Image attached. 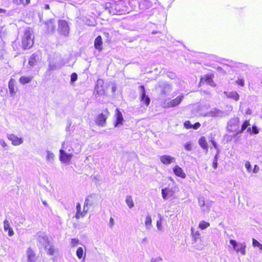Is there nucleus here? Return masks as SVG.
Instances as JSON below:
<instances>
[{"instance_id": "f257e3e1", "label": "nucleus", "mask_w": 262, "mask_h": 262, "mask_svg": "<svg viewBox=\"0 0 262 262\" xmlns=\"http://www.w3.org/2000/svg\"><path fill=\"white\" fill-rule=\"evenodd\" d=\"M32 31L30 29H27L25 31L22 38V46L24 49L31 48L34 44Z\"/></svg>"}, {"instance_id": "f03ea898", "label": "nucleus", "mask_w": 262, "mask_h": 262, "mask_svg": "<svg viewBox=\"0 0 262 262\" xmlns=\"http://www.w3.org/2000/svg\"><path fill=\"white\" fill-rule=\"evenodd\" d=\"M67 149L66 147V142H64L62 144L61 148L59 150V160L62 163H68L73 157L72 154H68L66 152L65 150Z\"/></svg>"}, {"instance_id": "7ed1b4c3", "label": "nucleus", "mask_w": 262, "mask_h": 262, "mask_svg": "<svg viewBox=\"0 0 262 262\" xmlns=\"http://www.w3.org/2000/svg\"><path fill=\"white\" fill-rule=\"evenodd\" d=\"M58 32L64 36H67L69 34L70 28L67 21L65 20H59L58 23Z\"/></svg>"}, {"instance_id": "20e7f679", "label": "nucleus", "mask_w": 262, "mask_h": 262, "mask_svg": "<svg viewBox=\"0 0 262 262\" xmlns=\"http://www.w3.org/2000/svg\"><path fill=\"white\" fill-rule=\"evenodd\" d=\"M229 243L232 245L233 249L237 253L240 252L243 255L246 254V245L245 243L238 244L233 239H230Z\"/></svg>"}, {"instance_id": "39448f33", "label": "nucleus", "mask_w": 262, "mask_h": 262, "mask_svg": "<svg viewBox=\"0 0 262 262\" xmlns=\"http://www.w3.org/2000/svg\"><path fill=\"white\" fill-rule=\"evenodd\" d=\"M157 0H140L138 2L140 9L145 10L152 7L153 3L156 4Z\"/></svg>"}, {"instance_id": "423d86ee", "label": "nucleus", "mask_w": 262, "mask_h": 262, "mask_svg": "<svg viewBox=\"0 0 262 262\" xmlns=\"http://www.w3.org/2000/svg\"><path fill=\"white\" fill-rule=\"evenodd\" d=\"M239 124L238 118H231L228 123L227 129L230 132H234L236 130Z\"/></svg>"}, {"instance_id": "0eeeda50", "label": "nucleus", "mask_w": 262, "mask_h": 262, "mask_svg": "<svg viewBox=\"0 0 262 262\" xmlns=\"http://www.w3.org/2000/svg\"><path fill=\"white\" fill-rule=\"evenodd\" d=\"M123 3L122 1L113 2V10H111L112 15L121 14L124 11L122 8Z\"/></svg>"}, {"instance_id": "6e6552de", "label": "nucleus", "mask_w": 262, "mask_h": 262, "mask_svg": "<svg viewBox=\"0 0 262 262\" xmlns=\"http://www.w3.org/2000/svg\"><path fill=\"white\" fill-rule=\"evenodd\" d=\"M139 89L141 95V101L144 103L146 106H148L149 104L150 99L149 97L146 95L144 86L141 85L139 86Z\"/></svg>"}, {"instance_id": "1a4fd4ad", "label": "nucleus", "mask_w": 262, "mask_h": 262, "mask_svg": "<svg viewBox=\"0 0 262 262\" xmlns=\"http://www.w3.org/2000/svg\"><path fill=\"white\" fill-rule=\"evenodd\" d=\"M8 139L12 142V144L14 146H18L23 143V139L19 138L14 134H8Z\"/></svg>"}, {"instance_id": "9d476101", "label": "nucleus", "mask_w": 262, "mask_h": 262, "mask_svg": "<svg viewBox=\"0 0 262 262\" xmlns=\"http://www.w3.org/2000/svg\"><path fill=\"white\" fill-rule=\"evenodd\" d=\"M37 241L39 245L43 248L50 242L48 237L43 233H40L38 235Z\"/></svg>"}, {"instance_id": "9b49d317", "label": "nucleus", "mask_w": 262, "mask_h": 262, "mask_svg": "<svg viewBox=\"0 0 262 262\" xmlns=\"http://www.w3.org/2000/svg\"><path fill=\"white\" fill-rule=\"evenodd\" d=\"M45 25L48 33L53 32L56 28L55 20L54 19H51L46 21Z\"/></svg>"}, {"instance_id": "f8f14e48", "label": "nucleus", "mask_w": 262, "mask_h": 262, "mask_svg": "<svg viewBox=\"0 0 262 262\" xmlns=\"http://www.w3.org/2000/svg\"><path fill=\"white\" fill-rule=\"evenodd\" d=\"M16 81L13 79H11L8 83V88L9 90V93L12 97H14L16 94Z\"/></svg>"}, {"instance_id": "ddd939ff", "label": "nucleus", "mask_w": 262, "mask_h": 262, "mask_svg": "<svg viewBox=\"0 0 262 262\" xmlns=\"http://www.w3.org/2000/svg\"><path fill=\"white\" fill-rule=\"evenodd\" d=\"M184 96L180 95L178 96L176 99H173L167 103L168 107H174L178 105L182 101Z\"/></svg>"}, {"instance_id": "4468645a", "label": "nucleus", "mask_w": 262, "mask_h": 262, "mask_svg": "<svg viewBox=\"0 0 262 262\" xmlns=\"http://www.w3.org/2000/svg\"><path fill=\"white\" fill-rule=\"evenodd\" d=\"M44 249L47 253L49 255H53L57 251V249H55L54 246L51 242H49L44 247Z\"/></svg>"}, {"instance_id": "2eb2a0df", "label": "nucleus", "mask_w": 262, "mask_h": 262, "mask_svg": "<svg viewBox=\"0 0 262 262\" xmlns=\"http://www.w3.org/2000/svg\"><path fill=\"white\" fill-rule=\"evenodd\" d=\"M160 161L164 164L167 165L173 162L175 159L169 155H164L160 157Z\"/></svg>"}, {"instance_id": "dca6fc26", "label": "nucleus", "mask_w": 262, "mask_h": 262, "mask_svg": "<svg viewBox=\"0 0 262 262\" xmlns=\"http://www.w3.org/2000/svg\"><path fill=\"white\" fill-rule=\"evenodd\" d=\"M116 121L115 123V127H118L120 126V125L122 124L123 117L122 113L117 108L116 110Z\"/></svg>"}, {"instance_id": "f3484780", "label": "nucleus", "mask_w": 262, "mask_h": 262, "mask_svg": "<svg viewBox=\"0 0 262 262\" xmlns=\"http://www.w3.org/2000/svg\"><path fill=\"white\" fill-rule=\"evenodd\" d=\"M106 119L107 116L103 113H101L97 117L96 120V123L99 126H104L105 124Z\"/></svg>"}, {"instance_id": "a211bd4d", "label": "nucleus", "mask_w": 262, "mask_h": 262, "mask_svg": "<svg viewBox=\"0 0 262 262\" xmlns=\"http://www.w3.org/2000/svg\"><path fill=\"white\" fill-rule=\"evenodd\" d=\"M173 173L178 177L184 179L186 177V174L183 170L179 166L176 165L173 168Z\"/></svg>"}, {"instance_id": "6ab92c4d", "label": "nucleus", "mask_w": 262, "mask_h": 262, "mask_svg": "<svg viewBox=\"0 0 262 262\" xmlns=\"http://www.w3.org/2000/svg\"><path fill=\"white\" fill-rule=\"evenodd\" d=\"M102 39L101 36H98L94 40V47L99 51L102 50Z\"/></svg>"}, {"instance_id": "aec40b11", "label": "nucleus", "mask_w": 262, "mask_h": 262, "mask_svg": "<svg viewBox=\"0 0 262 262\" xmlns=\"http://www.w3.org/2000/svg\"><path fill=\"white\" fill-rule=\"evenodd\" d=\"M27 262H35V254L30 248H28L27 251Z\"/></svg>"}, {"instance_id": "412c9836", "label": "nucleus", "mask_w": 262, "mask_h": 262, "mask_svg": "<svg viewBox=\"0 0 262 262\" xmlns=\"http://www.w3.org/2000/svg\"><path fill=\"white\" fill-rule=\"evenodd\" d=\"M40 59L39 56L37 54H33L29 58L28 63L31 67H34Z\"/></svg>"}, {"instance_id": "4be33fe9", "label": "nucleus", "mask_w": 262, "mask_h": 262, "mask_svg": "<svg viewBox=\"0 0 262 262\" xmlns=\"http://www.w3.org/2000/svg\"><path fill=\"white\" fill-rule=\"evenodd\" d=\"M4 229L5 231L8 232V235L12 236L14 234L12 228L10 227L9 222L8 220H5L4 222Z\"/></svg>"}, {"instance_id": "5701e85b", "label": "nucleus", "mask_w": 262, "mask_h": 262, "mask_svg": "<svg viewBox=\"0 0 262 262\" xmlns=\"http://www.w3.org/2000/svg\"><path fill=\"white\" fill-rule=\"evenodd\" d=\"M204 82H206V83H207L208 84H209L210 85H211L212 86H215V84H214V83L213 80L212 79L211 77L209 76L206 75L204 77H203L201 79L200 84L204 83Z\"/></svg>"}, {"instance_id": "b1692460", "label": "nucleus", "mask_w": 262, "mask_h": 262, "mask_svg": "<svg viewBox=\"0 0 262 262\" xmlns=\"http://www.w3.org/2000/svg\"><path fill=\"white\" fill-rule=\"evenodd\" d=\"M63 66V64L61 62L56 64L53 62H51L49 63V69L51 71L55 70L60 69Z\"/></svg>"}, {"instance_id": "393cba45", "label": "nucleus", "mask_w": 262, "mask_h": 262, "mask_svg": "<svg viewBox=\"0 0 262 262\" xmlns=\"http://www.w3.org/2000/svg\"><path fill=\"white\" fill-rule=\"evenodd\" d=\"M76 256L79 259H81L82 258V262H84L85 258V253H84V256H83V250L82 247H78V249L76 250Z\"/></svg>"}, {"instance_id": "a878e982", "label": "nucleus", "mask_w": 262, "mask_h": 262, "mask_svg": "<svg viewBox=\"0 0 262 262\" xmlns=\"http://www.w3.org/2000/svg\"><path fill=\"white\" fill-rule=\"evenodd\" d=\"M199 143L202 148H203L204 149H206V151L208 150V144L204 137H201L200 138L199 140Z\"/></svg>"}, {"instance_id": "bb28decb", "label": "nucleus", "mask_w": 262, "mask_h": 262, "mask_svg": "<svg viewBox=\"0 0 262 262\" xmlns=\"http://www.w3.org/2000/svg\"><path fill=\"white\" fill-rule=\"evenodd\" d=\"M76 213L75 217L77 219H79L80 217H83L85 214L81 211V205L79 203H77L76 205Z\"/></svg>"}, {"instance_id": "cd10ccee", "label": "nucleus", "mask_w": 262, "mask_h": 262, "mask_svg": "<svg viewBox=\"0 0 262 262\" xmlns=\"http://www.w3.org/2000/svg\"><path fill=\"white\" fill-rule=\"evenodd\" d=\"M94 194L89 195L85 200L84 204L85 206H91L94 204L93 197Z\"/></svg>"}, {"instance_id": "c85d7f7f", "label": "nucleus", "mask_w": 262, "mask_h": 262, "mask_svg": "<svg viewBox=\"0 0 262 262\" xmlns=\"http://www.w3.org/2000/svg\"><path fill=\"white\" fill-rule=\"evenodd\" d=\"M46 152L47 154L46 157L47 161L48 163H53L55 157L54 154L49 150H46Z\"/></svg>"}, {"instance_id": "c756f323", "label": "nucleus", "mask_w": 262, "mask_h": 262, "mask_svg": "<svg viewBox=\"0 0 262 262\" xmlns=\"http://www.w3.org/2000/svg\"><path fill=\"white\" fill-rule=\"evenodd\" d=\"M171 189H170L169 188H167V187H166L164 189H162V198L164 199V200H167V196L168 195V194H169V193H170L171 192Z\"/></svg>"}, {"instance_id": "7c9ffc66", "label": "nucleus", "mask_w": 262, "mask_h": 262, "mask_svg": "<svg viewBox=\"0 0 262 262\" xmlns=\"http://www.w3.org/2000/svg\"><path fill=\"white\" fill-rule=\"evenodd\" d=\"M125 202L129 208H132L134 206V203L133 202L131 195H127L126 197Z\"/></svg>"}, {"instance_id": "2f4dec72", "label": "nucleus", "mask_w": 262, "mask_h": 262, "mask_svg": "<svg viewBox=\"0 0 262 262\" xmlns=\"http://www.w3.org/2000/svg\"><path fill=\"white\" fill-rule=\"evenodd\" d=\"M32 79V77H25V76H21L19 78V82L20 83L23 84H27L31 82V81Z\"/></svg>"}, {"instance_id": "473e14b6", "label": "nucleus", "mask_w": 262, "mask_h": 262, "mask_svg": "<svg viewBox=\"0 0 262 262\" xmlns=\"http://www.w3.org/2000/svg\"><path fill=\"white\" fill-rule=\"evenodd\" d=\"M228 98L233 99L236 101H237L239 98V96L236 92H231L228 93L227 95Z\"/></svg>"}, {"instance_id": "72a5a7b5", "label": "nucleus", "mask_w": 262, "mask_h": 262, "mask_svg": "<svg viewBox=\"0 0 262 262\" xmlns=\"http://www.w3.org/2000/svg\"><path fill=\"white\" fill-rule=\"evenodd\" d=\"M249 126H250V124L249 121L248 120H246L244 122L242 125V128L240 130L237 132V134L242 133L246 129H247Z\"/></svg>"}, {"instance_id": "f704fd0d", "label": "nucleus", "mask_w": 262, "mask_h": 262, "mask_svg": "<svg viewBox=\"0 0 262 262\" xmlns=\"http://www.w3.org/2000/svg\"><path fill=\"white\" fill-rule=\"evenodd\" d=\"M163 85L165 86V88L162 90L161 93L164 95H167L171 91V87L167 83H164Z\"/></svg>"}, {"instance_id": "c9c22d12", "label": "nucleus", "mask_w": 262, "mask_h": 262, "mask_svg": "<svg viewBox=\"0 0 262 262\" xmlns=\"http://www.w3.org/2000/svg\"><path fill=\"white\" fill-rule=\"evenodd\" d=\"M14 2L17 5H23L25 6L30 3V0H14Z\"/></svg>"}, {"instance_id": "e433bc0d", "label": "nucleus", "mask_w": 262, "mask_h": 262, "mask_svg": "<svg viewBox=\"0 0 262 262\" xmlns=\"http://www.w3.org/2000/svg\"><path fill=\"white\" fill-rule=\"evenodd\" d=\"M158 216L159 220L157 221V227L159 230L161 231L163 229L162 226V220L163 219V217L160 214H158Z\"/></svg>"}, {"instance_id": "4c0bfd02", "label": "nucleus", "mask_w": 262, "mask_h": 262, "mask_svg": "<svg viewBox=\"0 0 262 262\" xmlns=\"http://www.w3.org/2000/svg\"><path fill=\"white\" fill-rule=\"evenodd\" d=\"M151 223L152 220L151 216L150 215H147L146 217V220L145 222V227L146 229H149V228L151 226Z\"/></svg>"}, {"instance_id": "58836bf2", "label": "nucleus", "mask_w": 262, "mask_h": 262, "mask_svg": "<svg viewBox=\"0 0 262 262\" xmlns=\"http://www.w3.org/2000/svg\"><path fill=\"white\" fill-rule=\"evenodd\" d=\"M113 2H107L105 4V9L106 10H107L108 13L111 14V10H113Z\"/></svg>"}, {"instance_id": "ea45409f", "label": "nucleus", "mask_w": 262, "mask_h": 262, "mask_svg": "<svg viewBox=\"0 0 262 262\" xmlns=\"http://www.w3.org/2000/svg\"><path fill=\"white\" fill-rule=\"evenodd\" d=\"M209 225H210L209 223H207L205 221H202L199 224V227L201 229L203 230V229L207 228L209 226Z\"/></svg>"}, {"instance_id": "a19ab883", "label": "nucleus", "mask_w": 262, "mask_h": 262, "mask_svg": "<svg viewBox=\"0 0 262 262\" xmlns=\"http://www.w3.org/2000/svg\"><path fill=\"white\" fill-rule=\"evenodd\" d=\"M191 234L192 236L193 241L196 242L198 237L200 235V233L198 231H196L195 232H194L193 229H191Z\"/></svg>"}, {"instance_id": "79ce46f5", "label": "nucleus", "mask_w": 262, "mask_h": 262, "mask_svg": "<svg viewBox=\"0 0 262 262\" xmlns=\"http://www.w3.org/2000/svg\"><path fill=\"white\" fill-rule=\"evenodd\" d=\"M78 76L76 73H73L71 75V84H73L77 80Z\"/></svg>"}, {"instance_id": "37998d69", "label": "nucleus", "mask_w": 262, "mask_h": 262, "mask_svg": "<svg viewBox=\"0 0 262 262\" xmlns=\"http://www.w3.org/2000/svg\"><path fill=\"white\" fill-rule=\"evenodd\" d=\"M79 239L78 238H72L71 241V245L72 247H76L79 244Z\"/></svg>"}, {"instance_id": "c03bdc74", "label": "nucleus", "mask_w": 262, "mask_h": 262, "mask_svg": "<svg viewBox=\"0 0 262 262\" xmlns=\"http://www.w3.org/2000/svg\"><path fill=\"white\" fill-rule=\"evenodd\" d=\"M206 204L204 197H200L199 198V205L200 207H203V205Z\"/></svg>"}, {"instance_id": "a18cd8bd", "label": "nucleus", "mask_w": 262, "mask_h": 262, "mask_svg": "<svg viewBox=\"0 0 262 262\" xmlns=\"http://www.w3.org/2000/svg\"><path fill=\"white\" fill-rule=\"evenodd\" d=\"M202 211L204 212H209V204L207 202L206 204L203 205V207H201Z\"/></svg>"}, {"instance_id": "49530a36", "label": "nucleus", "mask_w": 262, "mask_h": 262, "mask_svg": "<svg viewBox=\"0 0 262 262\" xmlns=\"http://www.w3.org/2000/svg\"><path fill=\"white\" fill-rule=\"evenodd\" d=\"M259 133V129L256 125H253L252 126V134H258Z\"/></svg>"}, {"instance_id": "de8ad7c7", "label": "nucleus", "mask_w": 262, "mask_h": 262, "mask_svg": "<svg viewBox=\"0 0 262 262\" xmlns=\"http://www.w3.org/2000/svg\"><path fill=\"white\" fill-rule=\"evenodd\" d=\"M185 149L187 151H191L192 150V145L190 142H187L184 145Z\"/></svg>"}, {"instance_id": "09e8293b", "label": "nucleus", "mask_w": 262, "mask_h": 262, "mask_svg": "<svg viewBox=\"0 0 262 262\" xmlns=\"http://www.w3.org/2000/svg\"><path fill=\"white\" fill-rule=\"evenodd\" d=\"M184 126L187 129H189L192 128V124L190 123L189 121H187L184 123Z\"/></svg>"}, {"instance_id": "8fccbe9b", "label": "nucleus", "mask_w": 262, "mask_h": 262, "mask_svg": "<svg viewBox=\"0 0 262 262\" xmlns=\"http://www.w3.org/2000/svg\"><path fill=\"white\" fill-rule=\"evenodd\" d=\"M237 84L240 85L242 86H243L245 84V81L243 79L238 78V79L236 81Z\"/></svg>"}, {"instance_id": "3c124183", "label": "nucleus", "mask_w": 262, "mask_h": 262, "mask_svg": "<svg viewBox=\"0 0 262 262\" xmlns=\"http://www.w3.org/2000/svg\"><path fill=\"white\" fill-rule=\"evenodd\" d=\"M245 167L248 172L251 171V164L249 161H247L245 163Z\"/></svg>"}, {"instance_id": "603ef678", "label": "nucleus", "mask_w": 262, "mask_h": 262, "mask_svg": "<svg viewBox=\"0 0 262 262\" xmlns=\"http://www.w3.org/2000/svg\"><path fill=\"white\" fill-rule=\"evenodd\" d=\"M261 244H260L257 240H256L254 238H253L252 239V245L253 247H258L259 245Z\"/></svg>"}, {"instance_id": "864d4df0", "label": "nucleus", "mask_w": 262, "mask_h": 262, "mask_svg": "<svg viewBox=\"0 0 262 262\" xmlns=\"http://www.w3.org/2000/svg\"><path fill=\"white\" fill-rule=\"evenodd\" d=\"M162 260V258L160 257H157L156 258H152L151 259V262H158L159 261H161Z\"/></svg>"}, {"instance_id": "5fc2aeb1", "label": "nucleus", "mask_w": 262, "mask_h": 262, "mask_svg": "<svg viewBox=\"0 0 262 262\" xmlns=\"http://www.w3.org/2000/svg\"><path fill=\"white\" fill-rule=\"evenodd\" d=\"M0 145L3 148H5L7 146V144L3 139H0Z\"/></svg>"}, {"instance_id": "6e6d98bb", "label": "nucleus", "mask_w": 262, "mask_h": 262, "mask_svg": "<svg viewBox=\"0 0 262 262\" xmlns=\"http://www.w3.org/2000/svg\"><path fill=\"white\" fill-rule=\"evenodd\" d=\"M200 123L199 122H196L194 124L192 125V128L194 129H197L198 128L200 127Z\"/></svg>"}, {"instance_id": "4d7b16f0", "label": "nucleus", "mask_w": 262, "mask_h": 262, "mask_svg": "<svg viewBox=\"0 0 262 262\" xmlns=\"http://www.w3.org/2000/svg\"><path fill=\"white\" fill-rule=\"evenodd\" d=\"M114 225V220L113 218L111 217L109 221V226L111 228H112Z\"/></svg>"}, {"instance_id": "13d9d810", "label": "nucleus", "mask_w": 262, "mask_h": 262, "mask_svg": "<svg viewBox=\"0 0 262 262\" xmlns=\"http://www.w3.org/2000/svg\"><path fill=\"white\" fill-rule=\"evenodd\" d=\"M259 167L257 165H255L254 168L253 169V173H257L259 171Z\"/></svg>"}, {"instance_id": "bf43d9fd", "label": "nucleus", "mask_w": 262, "mask_h": 262, "mask_svg": "<svg viewBox=\"0 0 262 262\" xmlns=\"http://www.w3.org/2000/svg\"><path fill=\"white\" fill-rule=\"evenodd\" d=\"M167 76H168V77L169 78H170V79H174V77H175V75H174V74L173 73H171V72L169 73V74H167Z\"/></svg>"}, {"instance_id": "052dcab7", "label": "nucleus", "mask_w": 262, "mask_h": 262, "mask_svg": "<svg viewBox=\"0 0 262 262\" xmlns=\"http://www.w3.org/2000/svg\"><path fill=\"white\" fill-rule=\"evenodd\" d=\"M211 142L212 144V145L213 146V147L215 148V149H217V143L213 140H211Z\"/></svg>"}, {"instance_id": "680f3d73", "label": "nucleus", "mask_w": 262, "mask_h": 262, "mask_svg": "<svg viewBox=\"0 0 262 262\" xmlns=\"http://www.w3.org/2000/svg\"><path fill=\"white\" fill-rule=\"evenodd\" d=\"M88 207L89 206H85V204H84L83 210L82 212H83L84 214H85L88 211Z\"/></svg>"}, {"instance_id": "e2e57ef3", "label": "nucleus", "mask_w": 262, "mask_h": 262, "mask_svg": "<svg viewBox=\"0 0 262 262\" xmlns=\"http://www.w3.org/2000/svg\"><path fill=\"white\" fill-rule=\"evenodd\" d=\"M213 167L214 169H216L217 167V161L213 160Z\"/></svg>"}, {"instance_id": "0e129e2a", "label": "nucleus", "mask_w": 262, "mask_h": 262, "mask_svg": "<svg viewBox=\"0 0 262 262\" xmlns=\"http://www.w3.org/2000/svg\"><path fill=\"white\" fill-rule=\"evenodd\" d=\"M247 132L252 134V128H251V127H250V126L247 128Z\"/></svg>"}, {"instance_id": "69168bd1", "label": "nucleus", "mask_w": 262, "mask_h": 262, "mask_svg": "<svg viewBox=\"0 0 262 262\" xmlns=\"http://www.w3.org/2000/svg\"><path fill=\"white\" fill-rule=\"evenodd\" d=\"M6 12V10L4 9L0 8V13H5Z\"/></svg>"}, {"instance_id": "338daca9", "label": "nucleus", "mask_w": 262, "mask_h": 262, "mask_svg": "<svg viewBox=\"0 0 262 262\" xmlns=\"http://www.w3.org/2000/svg\"><path fill=\"white\" fill-rule=\"evenodd\" d=\"M45 9L46 10H48L50 9V6L48 4H46L45 6Z\"/></svg>"}, {"instance_id": "774afa93", "label": "nucleus", "mask_w": 262, "mask_h": 262, "mask_svg": "<svg viewBox=\"0 0 262 262\" xmlns=\"http://www.w3.org/2000/svg\"><path fill=\"white\" fill-rule=\"evenodd\" d=\"M246 113L247 114H251V110H250V109H248L247 111V112Z\"/></svg>"}]
</instances>
